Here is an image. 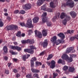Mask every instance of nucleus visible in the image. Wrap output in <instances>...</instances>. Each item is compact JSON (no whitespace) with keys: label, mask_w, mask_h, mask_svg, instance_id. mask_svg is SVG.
Returning a JSON list of instances; mask_svg holds the SVG:
<instances>
[{"label":"nucleus","mask_w":78,"mask_h":78,"mask_svg":"<svg viewBox=\"0 0 78 78\" xmlns=\"http://www.w3.org/2000/svg\"><path fill=\"white\" fill-rule=\"evenodd\" d=\"M20 24L22 27H25L28 28H33V25L32 24V21L31 19L28 20L27 23L25 25L24 23H20Z\"/></svg>","instance_id":"obj_1"},{"label":"nucleus","mask_w":78,"mask_h":78,"mask_svg":"<svg viewBox=\"0 0 78 78\" xmlns=\"http://www.w3.org/2000/svg\"><path fill=\"white\" fill-rule=\"evenodd\" d=\"M29 47L30 48V49H25L24 50V51L25 52H27L28 53H30V54H33L34 53V51L33 50H36V48L34 47V46H30Z\"/></svg>","instance_id":"obj_2"},{"label":"nucleus","mask_w":78,"mask_h":78,"mask_svg":"<svg viewBox=\"0 0 78 78\" xmlns=\"http://www.w3.org/2000/svg\"><path fill=\"white\" fill-rule=\"evenodd\" d=\"M56 39H57V37L55 36H54L51 39V41L53 42L54 43H56V44L57 45H59L60 43L62 44V43L64 42V41L60 40H58L56 41Z\"/></svg>","instance_id":"obj_3"},{"label":"nucleus","mask_w":78,"mask_h":78,"mask_svg":"<svg viewBox=\"0 0 78 78\" xmlns=\"http://www.w3.org/2000/svg\"><path fill=\"white\" fill-rule=\"evenodd\" d=\"M18 28V27L16 25L7 26L5 28V30H17Z\"/></svg>","instance_id":"obj_4"},{"label":"nucleus","mask_w":78,"mask_h":78,"mask_svg":"<svg viewBox=\"0 0 78 78\" xmlns=\"http://www.w3.org/2000/svg\"><path fill=\"white\" fill-rule=\"evenodd\" d=\"M63 5L64 6H68L70 8H73L74 6V2L72 0H68V2L64 4Z\"/></svg>","instance_id":"obj_5"},{"label":"nucleus","mask_w":78,"mask_h":78,"mask_svg":"<svg viewBox=\"0 0 78 78\" xmlns=\"http://www.w3.org/2000/svg\"><path fill=\"white\" fill-rule=\"evenodd\" d=\"M62 58L65 60H67L69 62H72V61H73L72 58H71V57L69 58L68 55H67V54L62 55Z\"/></svg>","instance_id":"obj_6"},{"label":"nucleus","mask_w":78,"mask_h":78,"mask_svg":"<svg viewBox=\"0 0 78 78\" xmlns=\"http://www.w3.org/2000/svg\"><path fill=\"white\" fill-rule=\"evenodd\" d=\"M46 16H47V12H44L42 16V17H43L42 20L43 23L47 22L49 20L48 18L46 17Z\"/></svg>","instance_id":"obj_7"},{"label":"nucleus","mask_w":78,"mask_h":78,"mask_svg":"<svg viewBox=\"0 0 78 78\" xmlns=\"http://www.w3.org/2000/svg\"><path fill=\"white\" fill-rule=\"evenodd\" d=\"M22 44H25L26 43H29V44H34V40L33 39L31 40H22L21 41Z\"/></svg>","instance_id":"obj_8"},{"label":"nucleus","mask_w":78,"mask_h":78,"mask_svg":"<svg viewBox=\"0 0 78 78\" xmlns=\"http://www.w3.org/2000/svg\"><path fill=\"white\" fill-rule=\"evenodd\" d=\"M35 34L36 36H37L39 38H41L42 37V34L41 32L39 31H37V30H36L35 31H34Z\"/></svg>","instance_id":"obj_9"},{"label":"nucleus","mask_w":78,"mask_h":78,"mask_svg":"<svg viewBox=\"0 0 78 78\" xmlns=\"http://www.w3.org/2000/svg\"><path fill=\"white\" fill-rule=\"evenodd\" d=\"M57 3V1H56L55 2V1L53 2H52L50 3V6L51 8H55L56 7V3Z\"/></svg>","instance_id":"obj_10"},{"label":"nucleus","mask_w":78,"mask_h":78,"mask_svg":"<svg viewBox=\"0 0 78 78\" xmlns=\"http://www.w3.org/2000/svg\"><path fill=\"white\" fill-rule=\"evenodd\" d=\"M70 20V17L69 16H66V19H65L63 20L62 23L64 25H66L67 24V20Z\"/></svg>","instance_id":"obj_11"},{"label":"nucleus","mask_w":78,"mask_h":78,"mask_svg":"<svg viewBox=\"0 0 78 78\" xmlns=\"http://www.w3.org/2000/svg\"><path fill=\"white\" fill-rule=\"evenodd\" d=\"M49 1L50 0H39L37 1V5L38 6H41V5H42L43 2L44 1Z\"/></svg>","instance_id":"obj_12"},{"label":"nucleus","mask_w":78,"mask_h":78,"mask_svg":"<svg viewBox=\"0 0 78 78\" xmlns=\"http://www.w3.org/2000/svg\"><path fill=\"white\" fill-rule=\"evenodd\" d=\"M60 15V13L58 12L57 13L56 15L54 17V18L52 19V21L53 22H55L56 21V20L57 19H58V18H59V16Z\"/></svg>","instance_id":"obj_13"},{"label":"nucleus","mask_w":78,"mask_h":78,"mask_svg":"<svg viewBox=\"0 0 78 78\" xmlns=\"http://www.w3.org/2000/svg\"><path fill=\"white\" fill-rule=\"evenodd\" d=\"M56 62L54 60H52L51 62V66H50L51 68V69H53L55 67V64Z\"/></svg>","instance_id":"obj_14"},{"label":"nucleus","mask_w":78,"mask_h":78,"mask_svg":"<svg viewBox=\"0 0 78 78\" xmlns=\"http://www.w3.org/2000/svg\"><path fill=\"white\" fill-rule=\"evenodd\" d=\"M73 49V47H71L70 48H68L66 50V53H70L72 50Z\"/></svg>","instance_id":"obj_15"},{"label":"nucleus","mask_w":78,"mask_h":78,"mask_svg":"<svg viewBox=\"0 0 78 78\" xmlns=\"http://www.w3.org/2000/svg\"><path fill=\"white\" fill-rule=\"evenodd\" d=\"M31 6V5L29 3L25 5V8L27 9H30Z\"/></svg>","instance_id":"obj_16"},{"label":"nucleus","mask_w":78,"mask_h":78,"mask_svg":"<svg viewBox=\"0 0 78 78\" xmlns=\"http://www.w3.org/2000/svg\"><path fill=\"white\" fill-rule=\"evenodd\" d=\"M48 42L46 40H45L44 41L43 43V47L45 48L48 45Z\"/></svg>","instance_id":"obj_17"},{"label":"nucleus","mask_w":78,"mask_h":78,"mask_svg":"<svg viewBox=\"0 0 78 78\" xmlns=\"http://www.w3.org/2000/svg\"><path fill=\"white\" fill-rule=\"evenodd\" d=\"M58 35L61 39H64V38H65V36L64 35V34L62 33H60L58 34Z\"/></svg>","instance_id":"obj_18"},{"label":"nucleus","mask_w":78,"mask_h":78,"mask_svg":"<svg viewBox=\"0 0 78 78\" xmlns=\"http://www.w3.org/2000/svg\"><path fill=\"white\" fill-rule=\"evenodd\" d=\"M58 63L62 64V65H65V61L60 59L58 61Z\"/></svg>","instance_id":"obj_19"},{"label":"nucleus","mask_w":78,"mask_h":78,"mask_svg":"<svg viewBox=\"0 0 78 78\" xmlns=\"http://www.w3.org/2000/svg\"><path fill=\"white\" fill-rule=\"evenodd\" d=\"M39 17H34V19H33V22L34 23H37L38 22V21H39Z\"/></svg>","instance_id":"obj_20"},{"label":"nucleus","mask_w":78,"mask_h":78,"mask_svg":"<svg viewBox=\"0 0 78 78\" xmlns=\"http://www.w3.org/2000/svg\"><path fill=\"white\" fill-rule=\"evenodd\" d=\"M70 15L71 16L73 17L74 18L75 17H76V13L74 11H72L70 13Z\"/></svg>","instance_id":"obj_21"},{"label":"nucleus","mask_w":78,"mask_h":78,"mask_svg":"<svg viewBox=\"0 0 78 78\" xmlns=\"http://www.w3.org/2000/svg\"><path fill=\"white\" fill-rule=\"evenodd\" d=\"M42 33L43 36H46L47 34V31L45 30H43Z\"/></svg>","instance_id":"obj_22"},{"label":"nucleus","mask_w":78,"mask_h":78,"mask_svg":"<svg viewBox=\"0 0 78 78\" xmlns=\"http://www.w3.org/2000/svg\"><path fill=\"white\" fill-rule=\"evenodd\" d=\"M66 16V13L64 12H62L60 18L62 19H64V17Z\"/></svg>","instance_id":"obj_23"},{"label":"nucleus","mask_w":78,"mask_h":78,"mask_svg":"<svg viewBox=\"0 0 78 78\" xmlns=\"http://www.w3.org/2000/svg\"><path fill=\"white\" fill-rule=\"evenodd\" d=\"M3 50L5 53H7L8 52V48L6 46H4L3 48Z\"/></svg>","instance_id":"obj_24"},{"label":"nucleus","mask_w":78,"mask_h":78,"mask_svg":"<svg viewBox=\"0 0 78 78\" xmlns=\"http://www.w3.org/2000/svg\"><path fill=\"white\" fill-rule=\"evenodd\" d=\"M35 64L37 66H38L40 65V66L42 65V63L41 62H35Z\"/></svg>","instance_id":"obj_25"},{"label":"nucleus","mask_w":78,"mask_h":78,"mask_svg":"<svg viewBox=\"0 0 78 78\" xmlns=\"http://www.w3.org/2000/svg\"><path fill=\"white\" fill-rule=\"evenodd\" d=\"M36 60H37L36 58V57H34L32 58L30 61L34 62V61H36Z\"/></svg>","instance_id":"obj_26"},{"label":"nucleus","mask_w":78,"mask_h":78,"mask_svg":"<svg viewBox=\"0 0 78 78\" xmlns=\"http://www.w3.org/2000/svg\"><path fill=\"white\" fill-rule=\"evenodd\" d=\"M75 70V69L74 68L70 67L69 69V71L71 72H73Z\"/></svg>","instance_id":"obj_27"},{"label":"nucleus","mask_w":78,"mask_h":78,"mask_svg":"<svg viewBox=\"0 0 78 78\" xmlns=\"http://www.w3.org/2000/svg\"><path fill=\"white\" fill-rule=\"evenodd\" d=\"M4 23L2 21V20L0 19V27H2L3 26Z\"/></svg>","instance_id":"obj_28"},{"label":"nucleus","mask_w":78,"mask_h":78,"mask_svg":"<svg viewBox=\"0 0 78 78\" xmlns=\"http://www.w3.org/2000/svg\"><path fill=\"white\" fill-rule=\"evenodd\" d=\"M41 9H43L44 11H45L46 9V5H44L41 7Z\"/></svg>","instance_id":"obj_29"},{"label":"nucleus","mask_w":78,"mask_h":78,"mask_svg":"<svg viewBox=\"0 0 78 78\" xmlns=\"http://www.w3.org/2000/svg\"><path fill=\"white\" fill-rule=\"evenodd\" d=\"M53 57V55H49L48 57L47 58V60H49L50 59H51Z\"/></svg>","instance_id":"obj_30"},{"label":"nucleus","mask_w":78,"mask_h":78,"mask_svg":"<svg viewBox=\"0 0 78 78\" xmlns=\"http://www.w3.org/2000/svg\"><path fill=\"white\" fill-rule=\"evenodd\" d=\"M16 50H17L18 51H20L22 50V48L18 46H16Z\"/></svg>","instance_id":"obj_31"},{"label":"nucleus","mask_w":78,"mask_h":78,"mask_svg":"<svg viewBox=\"0 0 78 78\" xmlns=\"http://www.w3.org/2000/svg\"><path fill=\"white\" fill-rule=\"evenodd\" d=\"M31 67L32 68L34 67V63L33 62H30Z\"/></svg>","instance_id":"obj_32"},{"label":"nucleus","mask_w":78,"mask_h":78,"mask_svg":"<svg viewBox=\"0 0 78 78\" xmlns=\"http://www.w3.org/2000/svg\"><path fill=\"white\" fill-rule=\"evenodd\" d=\"M73 32H74V30H68L67 31V32L69 34H72V33H73Z\"/></svg>","instance_id":"obj_33"},{"label":"nucleus","mask_w":78,"mask_h":78,"mask_svg":"<svg viewBox=\"0 0 78 78\" xmlns=\"http://www.w3.org/2000/svg\"><path fill=\"white\" fill-rule=\"evenodd\" d=\"M19 14H25V12L23 10H22L20 11L19 12Z\"/></svg>","instance_id":"obj_34"},{"label":"nucleus","mask_w":78,"mask_h":78,"mask_svg":"<svg viewBox=\"0 0 78 78\" xmlns=\"http://www.w3.org/2000/svg\"><path fill=\"white\" fill-rule=\"evenodd\" d=\"M22 58L24 61H26V59H27V55H23Z\"/></svg>","instance_id":"obj_35"},{"label":"nucleus","mask_w":78,"mask_h":78,"mask_svg":"<svg viewBox=\"0 0 78 78\" xmlns=\"http://www.w3.org/2000/svg\"><path fill=\"white\" fill-rule=\"evenodd\" d=\"M76 38L75 37H72L70 38V40L71 41H73L75 40V39Z\"/></svg>","instance_id":"obj_36"},{"label":"nucleus","mask_w":78,"mask_h":78,"mask_svg":"<svg viewBox=\"0 0 78 78\" xmlns=\"http://www.w3.org/2000/svg\"><path fill=\"white\" fill-rule=\"evenodd\" d=\"M68 69V66H65L63 67V70H65V71H66Z\"/></svg>","instance_id":"obj_37"},{"label":"nucleus","mask_w":78,"mask_h":78,"mask_svg":"<svg viewBox=\"0 0 78 78\" xmlns=\"http://www.w3.org/2000/svg\"><path fill=\"white\" fill-rule=\"evenodd\" d=\"M53 78H56V76H58V73H53Z\"/></svg>","instance_id":"obj_38"},{"label":"nucleus","mask_w":78,"mask_h":78,"mask_svg":"<svg viewBox=\"0 0 78 78\" xmlns=\"http://www.w3.org/2000/svg\"><path fill=\"white\" fill-rule=\"evenodd\" d=\"M47 25L49 27H50V26H51V22L50 21H48L47 23Z\"/></svg>","instance_id":"obj_39"},{"label":"nucleus","mask_w":78,"mask_h":78,"mask_svg":"<svg viewBox=\"0 0 78 78\" xmlns=\"http://www.w3.org/2000/svg\"><path fill=\"white\" fill-rule=\"evenodd\" d=\"M11 48L13 50H16V46H11Z\"/></svg>","instance_id":"obj_40"},{"label":"nucleus","mask_w":78,"mask_h":78,"mask_svg":"<svg viewBox=\"0 0 78 78\" xmlns=\"http://www.w3.org/2000/svg\"><path fill=\"white\" fill-rule=\"evenodd\" d=\"M16 35L17 36H18V37H20V32H18Z\"/></svg>","instance_id":"obj_41"},{"label":"nucleus","mask_w":78,"mask_h":78,"mask_svg":"<svg viewBox=\"0 0 78 78\" xmlns=\"http://www.w3.org/2000/svg\"><path fill=\"white\" fill-rule=\"evenodd\" d=\"M32 76L31 74H28L26 76V77L28 78H30Z\"/></svg>","instance_id":"obj_42"},{"label":"nucleus","mask_w":78,"mask_h":78,"mask_svg":"<svg viewBox=\"0 0 78 78\" xmlns=\"http://www.w3.org/2000/svg\"><path fill=\"white\" fill-rule=\"evenodd\" d=\"M70 58H72H72H75V57H76V56L75 55H74V54H73V55H70Z\"/></svg>","instance_id":"obj_43"},{"label":"nucleus","mask_w":78,"mask_h":78,"mask_svg":"<svg viewBox=\"0 0 78 78\" xmlns=\"http://www.w3.org/2000/svg\"><path fill=\"white\" fill-rule=\"evenodd\" d=\"M47 11L48 12H52L53 10L51 9L48 8L47 9Z\"/></svg>","instance_id":"obj_44"},{"label":"nucleus","mask_w":78,"mask_h":78,"mask_svg":"<svg viewBox=\"0 0 78 78\" xmlns=\"http://www.w3.org/2000/svg\"><path fill=\"white\" fill-rule=\"evenodd\" d=\"M33 76H34V77H36L37 78L38 77V74L37 73L34 74Z\"/></svg>","instance_id":"obj_45"},{"label":"nucleus","mask_w":78,"mask_h":78,"mask_svg":"<svg viewBox=\"0 0 78 78\" xmlns=\"http://www.w3.org/2000/svg\"><path fill=\"white\" fill-rule=\"evenodd\" d=\"M31 70L33 73H35V71H36V69H34L33 68L31 69Z\"/></svg>","instance_id":"obj_46"},{"label":"nucleus","mask_w":78,"mask_h":78,"mask_svg":"<svg viewBox=\"0 0 78 78\" xmlns=\"http://www.w3.org/2000/svg\"><path fill=\"white\" fill-rule=\"evenodd\" d=\"M29 35H30V34L33 33V31H32V30H29Z\"/></svg>","instance_id":"obj_47"},{"label":"nucleus","mask_w":78,"mask_h":78,"mask_svg":"<svg viewBox=\"0 0 78 78\" xmlns=\"http://www.w3.org/2000/svg\"><path fill=\"white\" fill-rule=\"evenodd\" d=\"M45 51H44L41 53H40V55H43L44 53H45Z\"/></svg>","instance_id":"obj_48"},{"label":"nucleus","mask_w":78,"mask_h":78,"mask_svg":"<svg viewBox=\"0 0 78 78\" xmlns=\"http://www.w3.org/2000/svg\"><path fill=\"white\" fill-rule=\"evenodd\" d=\"M56 72H58V73H59V74H61V71L58 69L56 70Z\"/></svg>","instance_id":"obj_49"},{"label":"nucleus","mask_w":78,"mask_h":78,"mask_svg":"<svg viewBox=\"0 0 78 78\" xmlns=\"http://www.w3.org/2000/svg\"><path fill=\"white\" fill-rule=\"evenodd\" d=\"M5 73L6 74H9V71L8 70H5Z\"/></svg>","instance_id":"obj_50"},{"label":"nucleus","mask_w":78,"mask_h":78,"mask_svg":"<svg viewBox=\"0 0 78 78\" xmlns=\"http://www.w3.org/2000/svg\"><path fill=\"white\" fill-rule=\"evenodd\" d=\"M12 64L11 63H8V67H10V66H11Z\"/></svg>","instance_id":"obj_51"},{"label":"nucleus","mask_w":78,"mask_h":78,"mask_svg":"<svg viewBox=\"0 0 78 78\" xmlns=\"http://www.w3.org/2000/svg\"><path fill=\"white\" fill-rule=\"evenodd\" d=\"M19 12V10H17L15 11L14 13L15 14H17V13H18V12Z\"/></svg>","instance_id":"obj_52"},{"label":"nucleus","mask_w":78,"mask_h":78,"mask_svg":"<svg viewBox=\"0 0 78 78\" xmlns=\"http://www.w3.org/2000/svg\"><path fill=\"white\" fill-rule=\"evenodd\" d=\"M13 72H14V73H17V72H18V71L16 69H14L13 70Z\"/></svg>","instance_id":"obj_53"},{"label":"nucleus","mask_w":78,"mask_h":78,"mask_svg":"<svg viewBox=\"0 0 78 78\" xmlns=\"http://www.w3.org/2000/svg\"><path fill=\"white\" fill-rule=\"evenodd\" d=\"M16 77L18 78V77L20 76V74L19 73H17L16 75Z\"/></svg>","instance_id":"obj_54"},{"label":"nucleus","mask_w":78,"mask_h":78,"mask_svg":"<svg viewBox=\"0 0 78 78\" xmlns=\"http://www.w3.org/2000/svg\"><path fill=\"white\" fill-rule=\"evenodd\" d=\"M4 59H5V61H7V60H8V57H7V56H5L4 57Z\"/></svg>","instance_id":"obj_55"},{"label":"nucleus","mask_w":78,"mask_h":78,"mask_svg":"<svg viewBox=\"0 0 78 78\" xmlns=\"http://www.w3.org/2000/svg\"><path fill=\"white\" fill-rule=\"evenodd\" d=\"M12 54V55H17V52L13 51V52Z\"/></svg>","instance_id":"obj_56"},{"label":"nucleus","mask_w":78,"mask_h":78,"mask_svg":"<svg viewBox=\"0 0 78 78\" xmlns=\"http://www.w3.org/2000/svg\"><path fill=\"white\" fill-rule=\"evenodd\" d=\"M13 44L15 45H18V43H17V42L15 41V42H13Z\"/></svg>","instance_id":"obj_57"},{"label":"nucleus","mask_w":78,"mask_h":78,"mask_svg":"<svg viewBox=\"0 0 78 78\" xmlns=\"http://www.w3.org/2000/svg\"><path fill=\"white\" fill-rule=\"evenodd\" d=\"M13 61H15V62H16V61H17V58H13Z\"/></svg>","instance_id":"obj_58"},{"label":"nucleus","mask_w":78,"mask_h":78,"mask_svg":"<svg viewBox=\"0 0 78 78\" xmlns=\"http://www.w3.org/2000/svg\"><path fill=\"white\" fill-rule=\"evenodd\" d=\"M35 73H38L39 72V71L37 69H35Z\"/></svg>","instance_id":"obj_59"},{"label":"nucleus","mask_w":78,"mask_h":78,"mask_svg":"<svg viewBox=\"0 0 78 78\" xmlns=\"http://www.w3.org/2000/svg\"><path fill=\"white\" fill-rule=\"evenodd\" d=\"M4 12H7V11H8V10H7V9H4Z\"/></svg>","instance_id":"obj_60"},{"label":"nucleus","mask_w":78,"mask_h":78,"mask_svg":"<svg viewBox=\"0 0 78 78\" xmlns=\"http://www.w3.org/2000/svg\"><path fill=\"white\" fill-rule=\"evenodd\" d=\"M26 56H27V58H28L29 57H30V55L29 54H28Z\"/></svg>","instance_id":"obj_61"},{"label":"nucleus","mask_w":78,"mask_h":78,"mask_svg":"<svg viewBox=\"0 0 78 78\" xmlns=\"http://www.w3.org/2000/svg\"><path fill=\"white\" fill-rule=\"evenodd\" d=\"M7 19L9 20H10L11 19V18H10V17H9V16L7 17Z\"/></svg>","instance_id":"obj_62"},{"label":"nucleus","mask_w":78,"mask_h":78,"mask_svg":"<svg viewBox=\"0 0 78 78\" xmlns=\"http://www.w3.org/2000/svg\"><path fill=\"white\" fill-rule=\"evenodd\" d=\"M9 52L12 54L13 52V51L10 50L9 51Z\"/></svg>","instance_id":"obj_63"},{"label":"nucleus","mask_w":78,"mask_h":78,"mask_svg":"<svg viewBox=\"0 0 78 78\" xmlns=\"http://www.w3.org/2000/svg\"><path fill=\"white\" fill-rule=\"evenodd\" d=\"M25 34H22V37H24V36H25Z\"/></svg>","instance_id":"obj_64"}]
</instances>
